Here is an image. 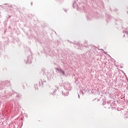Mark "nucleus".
<instances>
[{"mask_svg": "<svg viewBox=\"0 0 128 128\" xmlns=\"http://www.w3.org/2000/svg\"><path fill=\"white\" fill-rule=\"evenodd\" d=\"M60 72L62 74H64V71L62 70H60Z\"/></svg>", "mask_w": 128, "mask_h": 128, "instance_id": "obj_1", "label": "nucleus"}, {"mask_svg": "<svg viewBox=\"0 0 128 128\" xmlns=\"http://www.w3.org/2000/svg\"><path fill=\"white\" fill-rule=\"evenodd\" d=\"M56 70H60L58 69V68H56Z\"/></svg>", "mask_w": 128, "mask_h": 128, "instance_id": "obj_2", "label": "nucleus"}, {"mask_svg": "<svg viewBox=\"0 0 128 128\" xmlns=\"http://www.w3.org/2000/svg\"><path fill=\"white\" fill-rule=\"evenodd\" d=\"M78 98H80V95H78Z\"/></svg>", "mask_w": 128, "mask_h": 128, "instance_id": "obj_3", "label": "nucleus"}]
</instances>
